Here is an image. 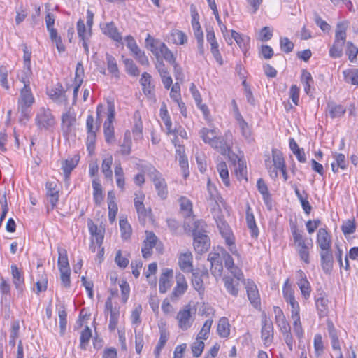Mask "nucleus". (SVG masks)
I'll use <instances>...</instances> for the list:
<instances>
[{"label":"nucleus","mask_w":358,"mask_h":358,"mask_svg":"<svg viewBox=\"0 0 358 358\" xmlns=\"http://www.w3.org/2000/svg\"><path fill=\"white\" fill-rule=\"evenodd\" d=\"M199 136L205 143L210 145L212 148L217 149L223 155H229L231 143L228 142L231 137V134L226 133L224 137L218 136L215 129L203 127L199 132Z\"/></svg>","instance_id":"nucleus-1"},{"label":"nucleus","mask_w":358,"mask_h":358,"mask_svg":"<svg viewBox=\"0 0 358 358\" xmlns=\"http://www.w3.org/2000/svg\"><path fill=\"white\" fill-rule=\"evenodd\" d=\"M194 227H189L192 231L194 236V248L196 252L202 254L206 252L210 248V241L206 234V223L203 220H196L194 222Z\"/></svg>","instance_id":"nucleus-2"},{"label":"nucleus","mask_w":358,"mask_h":358,"mask_svg":"<svg viewBox=\"0 0 358 358\" xmlns=\"http://www.w3.org/2000/svg\"><path fill=\"white\" fill-rule=\"evenodd\" d=\"M213 217L216 222L217 227L219 229L220 233L224 238L229 251L234 255L238 256V252L234 243V237L229 224L224 220L222 215H221L220 209L215 210V211H213Z\"/></svg>","instance_id":"nucleus-3"},{"label":"nucleus","mask_w":358,"mask_h":358,"mask_svg":"<svg viewBox=\"0 0 358 358\" xmlns=\"http://www.w3.org/2000/svg\"><path fill=\"white\" fill-rule=\"evenodd\" d=\"M34 103V98L29 86H24L20 90V98L17 101V110L20 113V121L29 120L31 108Z\"/></svg>","instance_id":"nucleus-4"},{"label":"nucleus","mask_w":358,"mask_h":358,"mask_svg":"<svg viewBox=\"0 0 358 358\" xmlns=\"http://www.w3.org/2000/svg\"><path fill=\"white\" fill-rule=\"evenodd\" d=\"M35 122L38 129L45 131H52L56 120L49 108L41 107L36 115Z\"/></svg>","instance_id":"nucleus-5"},{"label":"nucleus","mask_w":358,"mask_h":358,"mask_svg":"<svg viewBox=\"0 0 358 358\" xmlns=\"http://www.w3.org/2000/svg\"><path fill=\"white\" fill-rule=\"evenodd\" d=\"M176 320L178 327L182 331L188 330L194 321V313H192L190 305H187L177 313Z\"/></svg>","instance_id":"nucleus-6"},{"label":"nucleus","mask_w":358,"mask_h":358,"mask_svg":"<svg viewBox=\"0 0 358 358\" xmlns=\"http://www.w3.org/2000/svg\"><path fill=\"white\" fill-rule=\"evenodd\" d=\"M150 176L154 183L158 196L165 199L168 195L167 185L162 174L154 167L150 168Z\"/></svg>","instance_id":"nucleus-7"},{"label":"nucleus","mask_w":358,"mask_h":358,"mask_svg":"<svg viewBox=\"0 0 358 358\" xmlns=\"http://www.w3.org/2000/svg\"><path fill=\"white\" fill-rule=\"evenodd\" d=\"M261 338L266 345H270L273 339V322L264 313L262 315Z\"/></svg>","instance_id":"nucleus-8"},{"label":"nucleus","mask_w":358,"mask_h":358,"mask_svg":"<svg viewBox=\"0 0 358 358\" xmlns=\"http://www.w3.org/2000/svg\"><path fill=\"white\" fill-rule=\"evenodd\" d=\"M221 257L224 262L225 268L237 279H243V273L241 268L235 266L231 256L223 248H220Z\"/></svg>","instance_id":"nucleus-9"},{"label":"nucleus","mask_w":358,"mask_h":358,"mask_svg":"<svg viewBox=\"0 0 358 358\" xmlns=\"http://www.w3.org/2000/svg\"><path fill=\"white\" fill-rule=\"evenodd\" d=\"M282 294L286 302L291 306V312L300 310L299 303L295 299V297L294 296V291L292 290L291 285L289 284V279H287L284 283L282 288Z\"/></svg>","instance_id":"nucleus-10"},{"label":"nucleus","mask_w":358,"mask_h":358,"mask_svg":"<svg viewBox=\"0 0 358 358\" xmlns=\"http://www.w3.org/2000/svg\"><path fill=\"white\" fill-rule=\"evenodd\" d=\"M176 286L174 287L171 294V301L177 300L180 297L187 289V283L186 282L184 275L178 273L176 275Z\"/></svg>","instance_id":"nucleus-11"},{"label":"nucleus","mask_w":358,"mask_h":358,"mask_svg":"<svg viewBox=\"0 0 358 358\" xmlns=\"http://www.w3.org/2000/svg\"><path fill=\"white\" fill-rule=\"evenodd\" d=\"M231 153V151L229 152V159L234 162L235 166V172L238 177V180L245 179L246 181L247 178V170L246 165L243 160L239 159L237 155Z\"/></svg>","instance_id":"nucleus-12"},{"label":"nucleus","mask_w":358,"mask_h":358,"mask_svg":"<svg viewBox=\"0 0 358 358\" xmlns=\"http://www.w3.org/2000/svg\"><path fill=\"white\" fill-rule=\"evenodd\" d=\"M245 285L248 299L255 307H257L260 303V299L257 286L250 280H248Z\"/></svg>","instance_id":"nucleus-13"},{"label":"nucleus","mask_w":358,"mask_h":358,"mask_svg":"<svg viewBox=\"0 0 358 358\" xmlns=\"http://www.w3.org/2000/svg\"><path fill=\"white\" fill-rule=\"evenodd\" d=\"M173 275L172 269L166 268L163 271L159 282V290L161 293H166L171 287Z\"/></svg>","instance_id":"nucleus-14"},{"label":"nucleus","mask_w":358,"mask_h":358,"mask_svg":"<svg viewBox=\"0 0 358 358\" xmlns=\"http://www.w3.org/2000/svg\"><path fill=\"white\" fill-rule=\"evenodd\" d=\"M208 196L207 200L209 204L212 206L213 211L215 210H220L218 202L221 201L222 198L220 196L215 187L210 184V181L208 182Z\"/></svg>","instance_id":"nucleus-15"},{"label":"nucleus","mask_w":358,"mask_h":358,"mask_svg":"<svg viewBox=\"0 0 358 358\" xmlns=\"http://www.w3.org/2000/svg\"><path fill=\"white\" fill-rule=\"evenodd\" d=\"M101 29L105 35L108 36L113 41L117 42L122 41V36L113 22L101 24Z\"/></svg>","instance_id":"nucleus-16"},{"label":"nucleus","mask_w":358,"mask_h":358,"mask_svg":"<svg viewBox=\"0 0 358 358\" xmlns=\"http://www.w3.org/2000/svg\"><path fill=\"white\" fill-rule=\"evenodd\" d=\"M192 255L190 252L181 253L178 258L180 268L185 273H190L193 271Z\"/></svg>","instance_id":"nucleus-17"},{"label":"nucleus","mask_w":358,"mask_h":358,"mask_svg":"<svg viewBox=\"0 0 358 358\" xmlns=\"http://www.w3.org/2000/svg\"><path fill=\"white\" fill-rule=\"evenodd\" d=\"M298 282L297 285L301 292L302 296L307 299L310 294V285L306 279V276L303 271L299 270L297 271Z\"/></svg>","instance_id":"nucleus-18"},{"label":"nucleus","mask_w":358,"mask_h":358,"mask_svg":"<svg viewBox=\"0 0 358 358\" xmlns=\"http://www.w3.org/2000/svg\"><path fill=\"white\" fill-rule=\"evenodd\" d=\"M223 281L227 292L234 296H238L239 282L243 281L245 282L244 278L243 279H237L234 277L232 278L230 276H224Z\"/></svg>","instance_id":"nucleus-19"},{"label":"nucleus","mask_w":358,"mask_h":358,"mask_svg":"<svg viewBox=\"0 0 358 358\" xmlns=\"http://www.w3.org/2000/svg\"><path fill=\"white\" fill-rule=\"evenodd\" d=\"M317 243L321 250H324L331 248V237L327 231L324 228H320L318 230L317 235Z\"/></svg>","instance_id":"nucleus-20"},{"label":"nucleus","mask_w":358,"mask_h":358,"mask_svg":"<svg viewBox=\"0 0 358 358\" xmlns=\"http://www.w3.org/2000/svg\"><path fill=\"white\" fill-rule=\"evenodd\" d=\"M79 160L80 157L78 155H75L72 158L64 159L62 161V169L63 170L64 174L65 180L69 178L71 171L76 168Z\"/></svg>","instance_id":"nucleus-21"},{"label":"nucleus","mask_w":358,"mask_h":358,"mask_svg":"<svg viewBox=\"0 0 358 358\" xmlns=\"http://www.w3.org/2000/svg\"><path fill=\"white\" fill-rule=\"evenodd\" d=\"M45 187L47 196L49 198L52 208H54L59 200V190L57 189V183L55 182H48Z\"/></svg>","instance_id":"nucleus-22"},{"label":"nucleus","mask_w":358,"mask_h":358,"mask_svg":"<svg viewBox=\"0 0 358 358\" xmlns=\"http://www.w3.org/2000/svg\"><path fill=\"white\" fill-rule=\"evenodd\" d=\"M10 268L13 276V282L15 288L19 292H22L24 287V276L22 271H20L17 266L15 264L12 265Z\"/></svg>","instance_id":"nucleus-23"},{"label":"nucleus","mask_w":358,"mask_h":358,"mask_svg":"<svg viewBox=\"0 0 358 358\" xmlns=\"http://www.w3.org/2000/svg\"><path fill=\"white\" fill-rule=\"evenodd\" d=\"M246 222L248 228L250 231L251 236L253 238H257L259 235V229L256 224L251 208L249 206H248L246 209Z\"/></svg>","instance_id":"nucleus-24"},{"label":"nucleus","mask_w":358,"mask_h":358,"mask_svg":"<svg viewBox=\"0 0 358 358\" xmlns=\"http://www.w3.org/2000/svg\"><path fill=\"white\" fill-rule=\"evenodd\" d=\"M76 122V113L72 108L69 110L62 116V124L66 131H69Z\"/></svg>","instance_id":"nucleus-25"},{"label":"nucleus","mask_w":358,"mask_h":358,"mask_svg":"<svg viewBox=\"0 0 358 358\" xmlns=\"http://www.w3.org/2000/svg\"><path fill=\"white\" fill-rule=\"evenodd\" d=\"M320 257L323 270L327 273L329 272L331 269L333 264V255L331 248L321 250Z\"/></svg>","instance_id":"nucleus-26"},{"label":"nucleus","mask_w":358,"mask_h":358,"mask_svg":"<svg viewBox=\"0 0 358 358\" xmlns=\"http://www.w3.org/2000/svg\"><path fill=\"white\" fill-rule=\"evenodd\" d=\"M345 108L342 105L334 102L327 103V113L332 119L341 117L345 113Z\"/></svg>","instance_id":"nucleus-27"},{"label":"nucleus","mask_w":358,"mask_h":358,"mask_svg":"<svg viewBox=\"0 0 358 358\" xmlns=\"http://www.w3.org/2000/svg\"><path fill=\"white\" fill-rule=\"evenodd\" d=\"M320 295L315 299V304L320 317H323L327 315L329 301L326 296L322 294Z\"/></svg>","instance_id":"nucleus-28"},{"label":"nucleus","mask_w":358,"mask_h":358,"mask_svg":"<svg viewBox=\"0 0 358 358\" xmlns=\"http://www.w3.org/2000/svg\"><path fill=\"white\" fill-rule=\"evenodd\" d=\"M327 330L329 335V337L331 340V345L332 348L335 350H341V345L338 339V336L337 334V331L334 327L333 322L330 320L327 321Z\"/></svg>","instance_id":"nucleus-29"},{"label":"nucleus","mask_w":358,"mask_h":358,"mask_svg":"<svg viewBox=\"0 0 358 358\" xmlns=\"http://www.w3.org/2000/svg\"><path fill=\"white\" fill-rule=\"evenodd\" d=\"M217 332L221 338H227L230 334V324L228 318L222 317L219 320Z\"/></svg>","instance_id":"nucleus-30"},{"label":"nucleus","mask_w":358,"mask_h":358,"mask_svg":"<svg viewBox=\"0 0 358 358\" xmlns=\"http://www.w3.org/2000/svg\"><path fill=\"white\" fill-rule=\"evenodd\" d=\"M236 120L238 122L239 128L241 131L242 136L246 139L248 142L252 141V138L251 137V130L248 124V123L244 120L243 117L240 113L236 115Z\"/></svg>","instance_id":"nucleus-31"},{"label":"nucleus","mask_w":358,"mask_h":358,"mask_svg":"<svg viewBox=\"0 0 358 358\" xmlns=\"http://www.w3.org/2000/svg\"><path fill=\"white\" fill-rule=\"evenodd\" d=\"M48 94L52 100L57 103H62L67 101V97L62 90V86H60V88L50 90Z\"/></svg>","instance_id":"nucleus-32"},{"label":"nucleus","mask_w":358,"mask_h":358,"mask_svg":"<svg viewBox=\"0 0 358 358\" xmlns=\"http://www.w3.org/2000/svg\"><path fill=\"white\" fill-rule=\"evenodd\" d=\"M58 267L59 271L70 270L67 251L65 248H58Z\"/></svg>","instance_id":"nucleus-33"},{"label":"nucleus","mask_w":358,"mask_h":358,"mask_svg":"<svg viewBox=\"0 0 358 358\" xmlns=\"http://www.w3.org/2000/svg\"><path fill=\"white\" fill-rule=\"evenodd\" d=\"M151 76L148 73H143L141 78V84L143 86V91L145 95H152L153 86L151 84Z\"/></svg>","instance_id":"nucleus-34"},{"label":"nucleus","mask_w":358,"mask_h":358,"mask_svg":"<svg viewBox=\"0 0 358 358\" xmlns=\"http://www.w3.org/2000/svg\"><path fill=\"white\" fill-rule=\"evenodd\" d=\"M231 38L235 40L238 45L243 50H246L250 43V38L247 36L241 35L234 30H231Z\"/></svg>","instance_id":"nucleus-35"},{"label":"nucleus","mask_w":358,"mask_h":358,"mask_svg":"<svg viewBox=\"0 0 358 358\" xmlns=\"http://www.w3.org/2000/svg\"><path fill=\"white\" fill-rule=\"evenodd\" d=\"M93 198L95 203L99 206L103 200V189L101 183L96 180L92 181Z\"/></svg>","instance_id":"nucleus-36"},{"label":"nucleus","mask_w":358,"mask_h":358,"mask_svg":"<svg viewBox=\"0 0 358 358\" xmlns=\"http://www.w3.org/2000/svg\"><path fill=\"white\" fill-rule=\"evenodd\" d=\"M120 152L122 155H128L131 152V133L129 131H126L124 135V139L122 143L120 144Z\"/></svg>","instance_id":"nucleus-37"},{"label":"nucleus","mask_w":358,"mask_h":358,"mask_svg":"<svg viewBox=\"0 0 358 358\" xmlns=\"http://www.w3.org/2000/svg\"><path fill=\"white\" fill-rule=\"evenodd\" d=\"M344 80L352 85H358V69H348L343 71Z\"/></svg>","instance_id":"nucleus-38"},{"label":"nucleus","mask_w":358,"mask_h":358,"mask_svg":"<svg viewBox=\"0 0 358 358\" xmlns=\"http://www.w3.org/2000/svg\"><path fill=\"white\" fill-rule=\"evenodd\" d=\"M115 114L114 104L112 102H108V116L103 124V130L114 128L113 123L115 120Z\"/></svg>","instance_id":"nucleus-39"},{"label":"nucleus","mask_w":358,"mask_h":358,"mask_svg":"<svg viewBox=\"0 0 358 358\" xmlns=\"http://www.w3.org/2000/svg\"><path fill=\"white\" fill-rule=\"evenodd\" d=\"M312 246V243L308 244L304 243L303 245H299L296 246V251L300 257L301 260L303 261L306 264L310 263L309 259V248Z\"/></svg>","instance_id":"nucleus-40"},{"label":"nucleus","mask_w":358,"mask_h":358,"mask_svg":"<svg viewBox=\"0 0 358 358\" xmlns=\"http://www.w3.org/2000/svg\"><path fill=\"white\" fill-rule=\"evenodd\" d=\"M217 169L224 185L229 186L230 180L227 164L224 162H220L217 166Z\"/></svg>","instance_id":"nucleus-41"},{"label":"nucleus","mask_w":358,"mask_h":358,"mask_svg":"<svg viewBox=\"0 0 358 358\" xmlns=\"http://www.w3.org/2000/svg\"><path fill=\"white\" fill-rule=\"evenodd\" d=\"M191 273H192V284L193 287L199 292H203L204 287L202 275H200L199 271H192Z\"/></svg>","instance_id":"nucleus-42"},{"label":"nucleus","mask_w":358,"mask_h":358,"mask_svg":"<svg viewBox=\"0 0 358 358\" xmlns=\"http://www.w3.org/2000/svg\"><path fill=\"white\" fill-rule=\"evenodd\" d=\"M273 166L276 169H283L285 166V160L280 151L272 149Z\"/></svg>","instance_id":"nucleus-43"},{"label":"nucleus","mask_w":358,"mask_h":358,"mask_svg":"<svg viewBox=\"0 0 358 358\" xmlns=\"http://www.w3.org/2000/svg\"><path fill=\"white\" fill-rule=\"evenodd\" d=\"M213 323V319H208L204 322L201 329L196 336V340H207L209 336L210 331Z\"/></svg>","instance_id":"nucleus-44"},{"label":"nucleus","mask_w":358,"mask_h":358,"mask_svg":"<svg viewBox=\"0 0 358 358\" xmlns=\"http://www.w3.org/2000/svg\"><path fill=\"white\" fill-rule=\"evenodd\" d=\"M115 176L116 178V183L117 187L122 190L124 189V171L120 163L116 164L115 167Z\"/></svg>","instance_id":"nucleus-45"},{"label":"nucleus","mask_w":358,"mask_h":358,"mask_svg":"<svg viewBox=\"0 0 358 358\" xmlns=\"http://www.w3.org/2000/svg\"><path fill=\"white\" fill-rule=\"evenodd\" d=\"M301 81L304 85V90L306 93L308 94L310 93V87L314 83L310 73H309L306 70H303L301 77Z\"/></svg>","instance_id":"nucleus-46"},{"label":"nucleus","mask_w":358,"mask_h":358,"mask_svg":"<svg viewBox=\"0 0 358 358\" xmlns=\"http://www.w3.org/2000/svg\"><path fill=\"white\" fill-rule=\"evenodd\" d=\"M120 227L122 238L125 240L129 239L131 236L132 230L131 225L126 219L120 220Z\"/></svg>","instance_id":"nucleus-47"},{"label":"nucleus","mask_w":358,"mask_h":358,"mask_svg":"<svg viewBox=\"0 0 358 358\" xmlns=\"http://www.w3.org/2000/svg\"><path fill=\"white\" fill-rule=\"evenodd\" d=\"M32 75L31 65L24 64L23 70L20 75L18 76L20 80L24 84V86H29L30 78Z\"/></svg>","instance_id":"nucleus-48"},{"label":"nucleus","mask_w":358,"mask_h":358,"mask_svg":"<svg viewBox=\"0 0 358 358\" xmlns=\"http://www.w3.org/2000/svg\"><path fill=\"white\" fill-rule=\"evenodd\" d=\"M77 31L80 40L90 38L91 36V29L87 31L84 21L81 19L77 22Z\"/></svg>","instance_id":"nucleus-49"},{"label":"nucleus","mask_w":358,"mask_h":358,"mask_svg":"<svg viewBox=\"0 0 358 358\" xmlns=\"http://www.w3.org/2000/svg\"><path fill=\"white\" fill-rule=\"evenodd\" d=\"M91 337H92V331L87 326H86L85 327V329L82 331L81 334H80V347L82 349H83V350L86 349V347L88 345Z\"/></svg>","instance_id":"nucleus-50"},{"label":"nucleus","mask_w":358,"mask_h":358,"mask_svg":"<svg viewBox=\"0 0 358 358\" xmlns=\"http://www.w3.org/2000/svg\"><path fill=\"white\" fill-rule=\"evenodd\" d=\"M346 39V27L343 23H338L336 27V34H335V41L336 42L341 43V41L343 42L345 44Z\"/></svg>","instance_id":"nucleus-51"},{"label":"nucleus","mask_w":358,"mask_h":358,"mask_svg":"<svg viewBox=\"0 0 358 358\" xmlns=\"http://www.w3.org/2000/svg\"><path fill=\"white\" fill-rule=\"evenodd\" d=\"M344 44L343 41L341 43L334 41L333 45L329 50V55L332 58H340L343 55V47Z\"/></svg>","instance_id":"nucleus-52"},{"label":"nucleus","mask_w":358,"mask_h":358,"mask_svg":"<svg viewBox=\"0 0 358 358\" xmlns=\"http://www.w3.org/2000/svg\"><path fill=\"white\" fill-rule=\"evenodd\" d=\"M112 164H113V157L111 155H108L102 162V165H101L102 172L105 175V176L107 178H110L112 176V173H113L112 170H111Z\"/></svg>","instance_id":"nucleus-53"},{"label":"nucleus","mask_w":358,"mask_h":358,"mask_svg":"<svg viewBox=\"0 0 358 358\" xmlns=\"http://www.w3.org/2000/svg\"><path fill=\"white\" fill-rule=\"evenodd\" d=\"M160 55H162L166 62L171 64L176 62L175 56L173 55L172 52L168 48L166 44L161 45Z\"/></svg>","instance_id":"nucleus-54"},{"label":"nucleus","mask_w":358,"mask_h":358,"mask_svg":"<svg viewBox=\"0 0 358 358\" xmlns=\"http://www.w3.org/2000/svg\"><path fill=\"white\" fill-rule=\"evenodd\" d=\"M167 340H168V336H167L166 333L164 331H161L160 338H159L158 344L157 345V346L155 347V349L154 350V353L155 355L156 358H158V357L159 356L160 352H161L162 349L164 348V346L165 345Z\"/></svg>","instance_id":"nucleus-55"},{"label":"nucleus","mask_w":358,"mask_h":358,"mask_svg":"<svg viewBox=\"0 0 358 358\" xmlns=\"http://www.w3.org/2000/svg\"><path fill=\"white\" fill-rule=\"evenodd\" d=\"M346 54L348 55V59L351 62L356 60L358 54V48L351 42H347Z\"/></svg>","instance_id":"nucleus-56"},{"label":"nucleus","mask_w":358,"mask_h":358,"mask_svg":"<svg viewBox=\"0 0 358 358\" xmlns=\"http://www.w3.org/2000/svg\"><path fill=\"white\" fill-rule=\"evenodd\" d=\"M120 316L119 309H114L110 313V322L108 328L110 331H114L117 325L118 320Z\"/></svg>","instance_id":"nucleus-57"},{"label":"nucleus","mask_w":358,"mask_h":358,"mask_svg":"<svg viewBox=\"0 0 358 358\" xmlns=\"http://www.w3.org/2000/svg\"><path fill=\"white\" fill-rule=\"evenodd\" d=\"M107 66L108 71L117 76L118 73V67L115 59L110 55L106 54Z\"/></svg>","instance_id":"nucleus-58"},{"label":"nucleus","mask_w":358,"mask_h":358,"mask_svg":"<svg viewBox=\"0 0 358 358\" xmlns=\"http://www.w3.org/2000/svg\"><path fill=\"white\" fill-rule=\"evenodd\" d=\"M180 209L186 211L187 214L189 215L192 212V203L189 199L185 196H181L179 199Z\"/></svg>","instance_id":"nucleus-59"},{"label":"nucleus","mask_w":358,"mask_h":358,"mask_svg":"<svg viewBox=\"0 0 358 358\" xmlns=\"http://www.w3.org/2000/svg\"><path fill=\"white\" fill-rule=\"evenodd\" d=\"M204 346L205 344L202 341L196 340V341L194 342L192 344V351L193 355L196 357H199L203 351Z\"/></svg>","instance_id":"nucleus-60"},{"label":"nucleus","mask_w":358,"mask_h":358,"mask_svg":"<svg viewBox=\"0 0 358 358\" xmlns=\"http://www.w3.org/2000/svg\"><path fill=\"white\" fill-rule=\"evenodd\" d=\"M173 42L178 45H182L187 41V36L185 34L180 30H176L171 34Z\"/></svg>","instance_id":"nucleus-61"},{"label":"nucleus","mask_w":358,"mask_h":358,"mask_svg":"<svg viewBox=\"0 0 358 358\" xmlns=\"http://www.w3.org/2000/svg\"><path fill=\"white\" fill-rule=\"evenodd\" d=\"M257 187L259 193L263 196L264 200L269 197L268 187L263 179L259 178L257 182Z\"/></svg>","instance_id":"nucleus-62"},{"label":"nucleus","mask_w":358,"mask_h":358,"mask_svg":"<svg viewBox=\"0 0 358 358\" xmlns=\"http://www.w3.org/2000/svg\"><path fill=\"white\" fill-rule=\"evenodd\" d=\"M333 157L335 159V163L338 167H340L341 169H345L347 168L348 162L345 159V157L342 153L335 152L333 154Z\"/></svg>","instance_id":"nucleus-63"},{"label":"nucleus","mask_w":358,"mask_h":358,"mask_svg":"<svg viewBox=\"0 0 358 358\" xmlns=\"http://www.w3.org/2000/svg\"><path fill=\"white\" fill-rule=\"evenodd\" d=\"M210 271L212 275H213L215 277L221 276L223 270V266L221 259L210 263Z\"/></svg>","instance_id":"nucleus-64"}]
</instances>
